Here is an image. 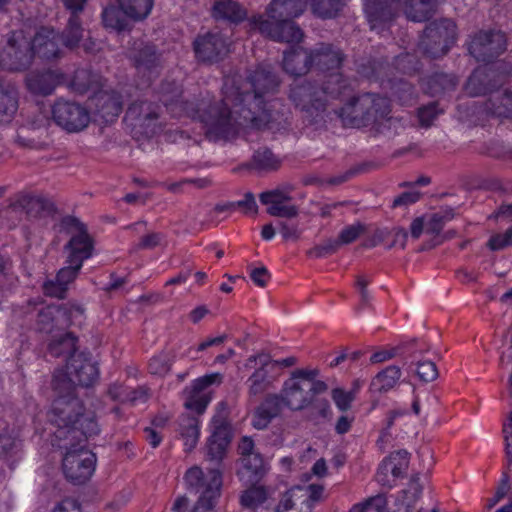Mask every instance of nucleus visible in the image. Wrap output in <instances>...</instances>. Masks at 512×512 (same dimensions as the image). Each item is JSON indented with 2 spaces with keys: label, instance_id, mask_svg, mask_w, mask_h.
<instances>
[{
  "label": "nucleus",
  "instance_id": "obj_1",
  "mask_svg": "<svg viewBox=\"0 0 512 512\" xmlns=\"http://www.w3.org/2000/svg\"><path fill=\"white\" fill-rule=\"evenodd\" d=\"M159 100L174 117L188 116L198 119L212 140L226 139L240 129H253L256 121V88L253 83L236 86L227 78L222 88V99L212 102L209 93L199 103L180 100L181 88L175 82H164Z\"/></svg>",
  "mask_w": 512,
  "mask_h": 512
},
{
  "label": "nucleus",
  "instance_id": "obj_2",
  "mask_svg": "<svg viewBox=\"0 0 512 512\" xmlns=\"http://www.w3.org/2000/svg\"><path fill=\"white\" fill-rule=\"evenodd\" d=\"M80 410L78 401L59 399L49 413V421L55 427L52 431L55 437L53 445L65 450L63 472L74 484L85 483L95 470L96 456L83 443L100 431L95 415H81L79 418Z\"/></svg>",
  "mask_w": 512,
  "mask_h": 512
},
{
  "label": "nucleus",
  "instance_id": "obj_3",
  "mask_svg": "<svg viewBox=\"0 0 512 512\" xmlns=\"http://www.w3.org/2000/svg\"><path fill=\"white\" fill-rule=\"evenodd\" d=\"M317 369H298L284 382L280 396L267 397L258 407V429L268 425L281 411V404L292 411L312 405L317 395L327 390V384L317 379Z\"/></svg>",
  "mask_w": 512,
  "mask_h": 512
},
{
  "label": "nucleus",
  "instance_id": "obj_4",
  "mask_svg": "<svg viewBox=\"0 0 512 512\" xmlns=\"http://www.w3.org/2000/svg\"><path fill=\"white\" fill-rule=\"evenodd\" d=\"M322 494L323 487L319 485L296 486L278 500L276 487L258 484V512H311Z\"/></svg>",
  "mask_w": 512,
  "mask_h": 512
},
{
  "label": "nucleus",
  "instance_id": "obj_5",
  "mask_svg": "<svg viewBox=\"0 0 512 512\" xmlns=\"http://www.w3.org/2000/svg\"><path fill=\"white\" fill-rule=\"evenodd\" d=\"M98 374V367L95 363L88 361L83 355L73 356L68 360L65 370H56L53 375L52 386L58 394L53 404L59 399L76 400L81 405L80 415L93 414L92 412H84L81 401L74 396V390L77 385L84 387L92 385L97 380Z\"/></svg>",
  "mask_w": 512,
  "mask_h": 512
},
{
  "label": "nucleus",
  "instance_id": "obj_6",
  "mask_svg": "<svg viewBox=\"0 0 512 512\" xmlns=\"http://www.w3.org/2000/svg\"><path fill=\"white\" fill-rule=\"evenodd\" d=\"M343 82L340 74L331 73L325 88L318 90L308 82L295 84L291 88L290 98L297 107L313 116L324 110L330 98L342 93V89L346 88Z\"/></svg>",
  "mask_w": 512,
  "mask_h": 512
},
{
  "label": "nucleus",
  "instance_id": "obj_7",
  "mask_svg": "<svg viewBox=\"0 0 512 512\" xmlns=\"http://www.w3.org/2000/svg\"><path fill=\"white\" fill-rule=\"evenodd\" d=\"M189 489L200 493V497L191 512H213L215 500L220 496L221 474L211 469L206 474L199 467L190 468L185 475Z\"/></svg>",
  "mask_w": 512,
  "mask_h": 512
},
{
  "label": "nucleus",
  "instance_id": "obj_8",
  "mask_svg": "<svg viewBox=\"0 0 512 512\" xmlns=\"http://www.w3.org/2000/svg\"><path fill=\"white\" fill-rule=\"evenodd\" d=\"M341 61V53L330 47L310 55L303 49H296L285 53L283 65L289 74L300 76L308 71L309 64L312 62H315L321 70H334L340 66Z\"/></svg>",
  "mask_w": 512,
  "mask_h": 512
},
{
  "label": "nucleus",
  "instance_id": "obj_9",
  "mask_svg": "<svg viewBox=\"0 0 512 512\" xmlns=\"http://www.w3.org/2000/svg\"><path fill=\"white\" fill-rule=\"evenodd\" d=\"M30 40L23 31H14L0 45V66L9 71H22L32 62Z\"/></svg>",
  "mask_w": 512,
  "mask_h": 512
},
{
  "label": "nucleus",
  "instance_id": "obj_10",
  "mask_svg": "<svg viewBox=\"0 0 512 512\" xmlns=\"http://www.w3.org/2000/svg\"><path fill=\"white\" fill-rule=\"evenodd\" d=\"M52 118L63 130L78 133L90 123V112L83 105L64 99H58L52 106Z\"/></svg>",
  "mask_w": 512,
  "mask_h": 512
},
{
  "label": "nucleus",
  "instance_id": "obj_11",
  "mask_svg": "<svg viewBox=\"0 0 512 512\" xmlns=\"http://www.w3.org/2000/svg\"><path fill=\"white\" fill-rule=\"evenodd\" d=\"M223 376L220 373H211L199 377L191 382L183 390L184 407L198 415L205 412L212 400V393L209 389L213 384H220Z\"/></svg>",
  "mask_w": 512,
  "mask_h": 512
},
{
  "label": "nucleus",
  "instance_id": "obj_12",
  "mask_svg": "<svg viewBox=\"0 0 512 512\" xmlns=\"http://www.w3.org/2000/svg\"><path fill=\"white\" fill-rule=\"evenodd\" d=\"M64 223L75 230L69 242L65 245L67 251L66 263H74L82 266L83 262L92 256L93 242L88 235L86 227L76 218H66Z\"/></svg>",
  "mask_w": 512,
  "mask_h": 512
},
{
  "label": "nucleus",
  "instance_id": "obj_13",
  "mask_svg": "<svg viewBox=\"0 0 512 512\" xmlns=\"http://www.w3.org/2000/svg\"><path fill=\"white\" fill-rule=\"evenodd\" d=\"M230 41L220 32H208L194 41V52L202 62H217L229 52Z\"/></svg>",
  "mask_w": 512,
  "mask_h": 512
},
{
  "label": "nucleus",
  "instance_id": "obj_14",
  "mask_svg": "<svg viewBox=\"0 0 512 512\" xmlns=\"http://www.w3.org/2000/svg\"><path fill=\"white\" fill-rule=\"evenodd\" d=\"M139 76L148 81L158 74L160 67V54L153 44L135 41L128 53Z\"/></svg>",
  "mask_w": 512,
  "mask_h": 512
},
{
  "label": "nucleus",
  "instance_id": "obj_15",
  "mask_svg": "<svg viewBox=\"0 0 512 512\" xmlns=\"http://www.w3.org/2000/svg\"><path fill=\"white\" fill-rule=\"evenodd\" d=\"M456 36V27L453 21L448 19L440 20L430 24L425 30V40L433 42L434 46L427 49V53L433 57H440L447 53L450 46L454 43Z\"/></svg>",
  "mask_w": 512,
  "mask_h": 512
},
{
  "label": "nucleus",
  "instance_id": "obj_16",
  "mask_svg": "<svg viewBox=\"0 0 512 512\" xmlns=\"http://www.w3.org/2000/svg\"><path fill=\"white\" fill-rule=\"evenodd\" d=\"M159 112L160 107L151 100L138 99L128 107L126 118L132 121L134 126L143 128L146 134L153 135L157 131Z\"/></svg>",
  "mask_w": 512,
  "mask_h": 512
},
{
  "label": "nucleus",
  "instance_id": "obj_17",
  "mask_svg": "<svg viewBox=\"0 0 512 512\" xmlns=\"http://www.w3.org/2000/svg\"><path fill=\"white\" fill-rule=\"evenodd\" d=\"M89 102L95 116L106 123L114 121L122 111V98L114 90L96 91Z\"/></svg>",
  "mask_w": 512,
  "mask_h": 512
},
{
  "label": "nucleus",
  "instance_id": "obj_18",
  "mask_svg": "<svg viewBox=\"0 0 512 512\" xmlns=\"http://www.w3.org/2000/svg\"><path fill=\"white\" fill-rule=\"evenodd\" d=\"M505 48V35L500 31L480 33L469 44L470 54L483 61L498 55Z\"/></svg>",
  "mask_w": 512,
  "mask_h": 512
},
{
  "label": "nucleus",
  "instance_id": "obj_19",
  "mask_svg": "<svg viewBox=\"0 0 512 512\" xmlns=\"http://www.w3.org/2000/svg\"><path fill=\"white\" fill-rule=\"evenodd\" d=\"M60 40V35L54 29L41 28L30 41L33 57L36 55L46 60L58 58L61 54Z\"/></svg>",
  "mask_w": 512,
  "mask_h": 512
},
{
  "label": "nucleus",
  "instance_id": "obj_20",
  "mask_svg": "<svg viewBox=\"0 0 512 512\" xmlns=\"http://www.w3.org/2000/svg\"><path fill=\"white\" fill-rule=\"evenodd\" d=\"M254 451V441L251 437L244 436L242 437L239 445V460H238V468L237 475L242 483L251 484L256 476V454Z\"/></svg>",
  "mask_w": 512,
  "mask_h": 512
},
{
  "label": "nucleus",
  "instance_id": "obj_21",
  "mask_svg": "<svg viewBox=\"0 0 512 512\" xmlns=\"http://www.w3.org/2000/svg\"><path fill=\"white\" fill-rule=\"evenodd\" d=\"M82 266L74 263H67V266L61 268L55 280H47L43 284L44 293L51 297L62 299L68 290V285L78 276Z\"/></svg>",
  "mask_w": 512,
  "mask_h": 512
},
{
  "label": "nucleus",
  "instance_id": "obj_22",
  "mask_svg": "<svg viewBox=\"0 0 512 512\" xmlns=\"http://www.w3.org/2000/svg\"><path fill=\"white\" fill-rule=\"evenodd\" d=\"M261 202L273 216L291 218L296 216L297 209L289 202V196L282 190H272L260 195Z\"/></svg>",
  "mask_w": 512,
  "mask_h": 512
},
{
  "label": "nucleus",
  "instance_id": "obj_23",
  "mask_svg": "<svg viewBox=\"0 0 512 512\" xmlns=\"http://www.w3.org/2000/svg\"><path fill=\"white\" fill-rule=\"evenodd\" d=\"M61 80V74L56 71L31 72L26 77V86L32 94L46 96L54 91Z\"/></svg>",
  "mask_w": 512,
  "mask_h": 512
},
{
  "label": "nucleus",
  "instance_id": "obj_24",
  "mask_svg": "<svg viewBox=\"0 0 512 512\" xmlns=\"http://www.w3.org/2000/svg\"><path fill=\"white\" fill-rule=\"evenodd\" d=\"M212 434L208 442V453L212 459H221L230 443V431L226 421L215 416L211 422Z\"/></svg>",
  "mask_w": 512,
  "mask_h": 512
},
{
  "label": "nucleus",
  "instance_id": "obj_25",
  "mask_svg": "<svg viewBox=\"0 0 512 512\" xmlns=\"http://www.w3.org/2000/svg\"><path fill=\"white\" fill-rule=\"evenodd\" d=\"M19 94L10 82L0 83V124L10 122L18 110Z\"/></svg>",
  "mask_w": 512,
  "mask_h": 512
},
{
  "label": "nucleus",
  "instance_id": "obj_26",
  "mask_svg": "<svg viewBox=\"0 0 512 512\" xmlns=\"http://www.w3.org/2000/svg\"><path fill=\"white\" fill-rule=\"evenodd\" d=\"M364 231V227L360 223H354L345 227L339 234L337 240H328L323 245L316 247L311 253L317 257L330 253L340 245L349 244L355 241Z\"/></svg>",
  "mask_w": 512,
  "mask_h": 512
},
{
  "label": "nucleus",
  "instance_id": "obj_27",
  "mask_svg": "<svg viewBox=\"0 0 512 512\" xmlns=\"http://www.w3.org/2000/svg\"><path fill=\"white\" fill-rule=\"evenodd\" d=\"M306 7V0H273L269 14L272 20H290L301 15Z\"/></svg>",
  "mask_w": 512,
  "mask_h": 512
},
{
  "label": "nucleus",
  "instance_id": "obj_28",
  "mask_svg": "<svg viewBox=\"0 0 512 512\" xmlns=\"http://www.w3.org/2000/svg\"><path fill=\"white\" fill-rule=\"evenodd\" d=\"M212 16L216 20L239 23L246 18L247 12L233 0H219L213 5Z\"/></svg>",
  "mask_w": 512,
  "mask_h": 512
},
{
  "label": "nucleus",
  "instance_id": "obj_29",
  "mask_svg": "<svg viewBox=\"0 0 512 512\" xmlns=\"http://www.w3.org/2000/svg\"><path fill=\"white\" fill-rule=\"evenodd\" d=\"M269 35L277 41L299 42L302 39V31L289 19L273 20Z\"/></svg>",
  "mask_w": 512,
  "mask_h": 512
},
{
  "label": "nucleus",
  "instance_id": "obj_30",
  "mask_svg": "<svg viewBox=\"0 0 512 512\" xmlns=\"http://www.w3.org/2000/svg\"><path fill=\"white\" fill-rule=\"evenodd\" d=\"M178 425V431L184 440L186 450L190 451L194 449L200 435L198 418L189 414H183L179 418Z\"/></svg>",
  "mask_w": 512,
  "mask_h": 512
},
{
  "label": "nucleus",
  "instance_id": "obj_31",
  "mask_svg": "<svg viewBox=\"0 0 512 512\" xmlns=\"http://www.w3.org/2000/svg\"><path fill=\"white\" fill-rule=\"evenodd\" d=\"M421 489L419 481L413 480L409 487L397 497L396 512H422V508L418 505Z\"/></svg>",
  "mask_w": 512,
  "mask_h": 512
},
{
  "label": "nucleus",
  "instance_id": "obj_32",
  "mask_svg": "<svg viewBox=\"0 0 512 512\" xmlns=\"http://www.w3.org/2000/svg\"><path fill=\"white\" fill-rule=\"evenodd\" d=\"M379 102H385L383 98H375L373 95L367 94L360 98L353 100L349 105L342 108L340 111V117L344 122H349L354 124L355 120L360 116L363 111V108L373 104V106L379 105Z\"/></svg>",
  "mask_w": 512,
  "mask_h": 512
},
{
  "label": "nucleus",
  "instance_id": "obj_33",
  "mask_svg": "<svg viewBox=\"0 0 512 512\" xmlns=\"http://www.w3.org/2000/svg\"><path fill=\"white\" fill-rule=\"evenodd\" d=\"M400 377L401 370L399 367L388 366L373 378L371 387L374 391L387 392L396 386Z\"/></svg>",
  "mask_w": 512,
  "mask_h": 512
},
{
  "label": "nucleus",
  "instance_id": "obj_34",
  "mask_svg": "<svg viewBox=\"0 0 512 512\" xmlns=\"http://www.w3.org/2000/svg\"><path fill=\"white\" fill-rule=\"evenodd\" d=\"M126 16L134 21L145 19L151 12L154 0H118Z\"/></svg>",
  "mask_w": 512,
  "mask_h": 512
},
{
  "label": "nucleus",
  "instance_id": "obj_35",
  "mask_svg": "<svg viewBox=\"0 0 512 512\" xmlns=\"http://www.w3.org/2000/svg\"><path fill=\"white\" fill-rule=\"evenodd\" d=\"M99 85L100 76L85 68L77 69L71 80L72 89L80 94L86 93L89 90H94Z\"/></svg>",
  "mask_w": 512,
  "mask_h": 512
},
{
  "label": "nucleus",
  "instance_id": "obj_36",
  "mask_svg": "<svg viewBox=\"0 0 512 512\" xmlns=\"http://www.w3.org/2000/svg\"><path fill=\"white\" fill-rule=\"evenodd\" d=\"M49 352L52 356H67L69 359L78 356L76 352V338L71 333H63L54 338L49 344Z\"/></svg>",
  "mask_w": 512,
  "mask_h": 512
},
{
  "label": "nucleus",
  "instance_id": "obj_37",
  "mask_svg": "<svg viewBox=\"0 0 512 512\" xmlns=\"http://www.w3.org/2000/svg\"><path fill=\"white\" fill-rule=\"evenodd\" d=\"M281 373V365L273 360L269 354H258V384L270 383Z\"/></svg>",
  "mask_w": 512,
  "mask_h": 512
},
{
  "label": "nucleus",
  "instance_id": "obj_38",
  "mask_svg": "<svg viewBox=\"0 0 512 512\" xmlns=\"http://www.w3.org/2000/svg\"><path fill=\"white\" fill-rule=\"evenodd\" d=\"M127 16L122 8L114 5L104 8L102 12V22L106 28L123 31L128 27Z\"/></svg>",
  "mask_w": 512,
  "mask_h": 512
},
{
  "label": "nucleus",
  "instance_id": "obj_39",
  "mask_svg": "<svg viewBox=\"0 0 512 512\" xmlns=\"http://www.w3.org/2000/svg\"><path fill=\"white\" fill-rule=\"evenodd\" d=\"M61 42L67 48H75L83 38V28L79 16H70L67 26L60 36Z\"/></svg>",
  "mask_w": 512,
  "mask_h": 512
},
{
  "label": "nucleus",
  "instance_id": "obj_40",
  "mask_svg": "<svg viewBox=\"0 0 512 512\" xmlns=\"http://www.w3.org/2000/svg\"><path fill=\"white\" fill-rule=\"evenodd\" d=\"M435 0H410L405 8L407 17L412 21H424L435 8Z\"/></svg>",
  "mask_w": 512,
  "mask_h": 512
},
{
  "label": "nucleus",
  "instance_id": "obj_41",
  "mask_svg": "<svg viewBox=\"0 0 512 512\" xmlns=\"http://www.w3.org/2000/svg\"><path fill=\"white\" fill-rule=\"evenodd\" d=\"M492 74L485 68H477L467 81L465 86L466 92L471 96H478L488 91L485 84L486 81H490Z\"/></svg>",
  "mask_w": 512,
  "mask_h": 512
},
{
  "label": "nucleus",
  "instance_id": "obj_42",
  "mask_svg": "<svg viewBox=\"0 0 512 512\" xmlns=\"http://www.w3.org/2000/svg\"><path fill=\"white\" fill-rule=\"evenodd\" d=\"M63 315L58 306L49 305L41 309L38 313L37 325L40 331L51 333L59 317Z\"/></svg>",
  "mask_w": 512,
  "mask_h": 512
},
{
  "label": "nucleus",
  "instance_id": "obj_43",
  "mask_svg": "<svg viewBox=\"0 0 512 512\" xmlns=\"http://www.w3.org/2000/svg\"><path fill=\"white\" fill-rule=\"evenodd\" d=\"M342 5L343 0H311L313 13L321 18L336 16Z\"/></svg>",
  "mask_w": 512,
  "mask_h": 512
},
{
  "label": "nucleus",
  "instance_id": "obj_44",
  "mask_svg": "<svg viewBox=\"0 0 512 512\" xmlns=\"http://www.w3.org/2000/svg\"><path fill=\"white\" fill-rule=\"evenodd\" d=\"M409 455L407 451L400 450L391 453L388 458L383 461V469H390L401 477L408 468Z\"/></svg>",
  "mask_w": 512,
  "mask_h": 512
},
{
  "label": "nucleus",
  "instance_id": "obj_45",
  "mask_svg": "<svg viewBox=\"0 0 512 512\" xmlns=\"http://www.w3.org/2000/svg\"><path fill=\"white\" fill-rule=\"evenodd\" d=\"M255 206L256 202L254 194L252 192H247L245 194L244 199L235 202H229L222 205H217L215 207V211L221 213L225 211H235L238 209L242 213L248 214L250 212H253Z\"/></svg>",
  "mask_w": 512,
  "mask_h": 512
},
{
  "label": "nucleus",
  "instance_id": "obj_46",
  "mask_svg": "<svg viewBox=\"0 0 512 512\" xmlns=\"http://www.w3.org/2000/svg\"><path fill=\"white\" fill-rule=\"evenodd\" d=\"M172 362L173 358L169 354L161 353L151 358L149 362V371L151 374L157 376H165L169 373Z\"/></svg>",
  "mask_w": 512,
  "mask_h": 512
},
{
  "label": "nucleus",
  "instance_id": "obj_47",
  "mask_svg": "<svg viewBox=\"0 0 512 512\" xmlns=\"http://www.w3.org/2000/svg\"><path fill=\"white\" fill-rule=\"evenodd\" d=\"M20 206L26 209L27 213L32 216H36L40 211L48 209L50 203L48 200L39 196H23L19 200Z\"/></svg>",
  "mask_w": 512,
  "mask_h": 512
},
{
  "label": "nucleus",
  "instance_id": "obj_48",
  "mask_svg": "<svg viewBox=\"0 0 512 512\" xmlns=\"http://www.w3.org/2000/svg\"><path fill=\"white\" fill-rule=\"evenodd\" d=\"M34 131L27 127H22L17 131L14 142L21 148L40 150L43 143L32 137Z\"/></svg>",
  "mask_w": 512,
  "mask_h": 512
},
{
  "label": "nucleus",
  "instance_id": "obj_49",
  "mask_svg": "<svg viewBox=\"0 0 512 512\" xmlns=\"http://www.w3.org/2000/svg\"><path fill=\"white\" fill-rule=\"evenodd\" d=\"M350 512H387V502L383 496L377 495L364 503L355 505Z\"/></svg>",
  "mask_w": 512,
  "mask_h": 512
},
{
  "label": "nucleus",
  "instance_id": "obj_50",
  "mask_svg": "<svg viewBox=\"0 0 512 512\" xmlns=\"http://www.w3.org/2000/svg\"><path fill=\"white\" fill-rule=\"evenodd\" d=\"M280 160L269 150L258 153V173L270 172L278 169Z\"/></svg>",
  "mask_w": 512,
  "mask_h": 512
},
{
  "label": "nucleus",
  "instance_id": "obj_51",
  "mask_svg": "<svg viewBox=\"0 0 512 512\" xmlns=\"http://www.w3.org/2000/svg\"><path fill=\"white\" fill-rule=\"evenodd\" d=\"M487 111L497 117H512V94H504L501 102L498 105L493 104V107H487Z\"/></svg>",
  "mask_w": 512,
  "mask_h": 512
},
{
  "label": "nucleus",
  "instance_id": "obj_52",
  "mask_svg": "<svg viewBox=\"0 0 512 512\" xmlns=\"http://www.w3.org/2000/svg\"><path fill=\"white\" fill-rule=\"evenodd\" d=\"M331 395L336 407L341 411L348 410L355 398L352 391H346L341 388L333 389Z\"/></svg>",
  "mask_w": 512,
  "mask_h": 512
},
{
  "label": "nucleus",
  "instance_id": "obj_53",
  "mask_svg": "<svg viewBox=\"0 0 512 512\" xmlns=\"http://www.w3.org/2000/svg\"><path fill=\"white\" fill-rule=\"evenodd\" d=\"M417 375L425 382L433 381L438 376V371L434 362L429 360L420 361L417 365Z\"/></svg>",
  "mask_w": 512,
  "mask_h": 512
},
{
  "label": "nucleus",
  "instance_id": "obj_54",
  "mask_svg": "<svg viewBox=\"0 0 512 512\" xmlns=\"http://www.w3.org/2000/svg\"><path fill=\"white\" fill-rule=\"evenodd\" d=\"M512 245V228L504 233L494 234L488 241L491 250H501Z\"/></svg>",
  "mask_w": 512,
  "mask_h": 512
},
{
  "label": "nucleus",
  "instance_id": "obj_55",
  "mask_svg": "<svg viewBox=\"0 0 512 512\" xmlns=\"http://www.w3.org/2000/svg\"><path fill=\"white\" fill-rule=\"evenodd\" d=\"M243 484L247 486V489L242 493L240 503L243 507L250 509L251 512H256V478L251 484Z\"/></svg>",
  "mask_w": 512,
  "mask_h": 512
},
{
  "label": "nucleus",
  "instance_id": "obj_56",
  "mask_svg": "<svg viewBox=\"0 0 512 512\" xmlns=\"http://www.w3.org/2000/svg\"><path fill=\"white\" fill-rule=\"evenodd\" d=\"M503 433L508 464L512 469V412L509 415L508 422L503 425Z\"/></svg>",
  "mask_w": 512,
  "mask_h": 512
},
{
  "label": "nucleus",
  "instance_id": "obj_57",
  "mask_svg": "<svg viewBox=\"0 0 512 512\" xmlns=\"http://www.w3.org/2000/svg\"><path fill=\"white\" fill-rule=\"evenodd\" d=\"M398 478L399 476L396 472H392L390 469H383V462L381 463L376 474V479L379 484L382 486L391 487L394 485Z\"/></svg>",
  "mask_w": 512,
  "mask_h": 512
},
{
  "label": "nucleus",
  "instance_id": "obj_58",
  "mask_svg": "<svg viewBox=\"0 0 512 512\" xmlns=\"http://www.w3.org/2000/svg\"><path fill=\"white\" fill-rule=\"evenodd\" d=\"M163 236L160 233L151 232L140 239L137 247L140 249H153L161 244Z\"/></svg>",
  "mask_w": 512,
  "mask_h": 512
},
{
  "label": "nucleus",
  "instance_id": "obj_59",
  "mask_svg": "<svg viewBox=\"0 0 512 512\" xmlns=\"http://www.w3.org/2000/svg\"><path fill=\"white\" fill-rule=\"evenodd\" d=\"M439 113L436 104H431L426 107L419 109L418 116L419 120L423 125H430L432 120Z\"/></svg>",
  "mask_w": 512,
  "mask_h": 512
},
{
  "label": "nucleus",
  "instance_id": "obj_60",
  "mask_svg": "<svg viewBox=\"0 0 512 512\" xmlns=\"http://www.w3.org/2000/svg\"><path fill=\"white\" fill-rule=\"evenodd\" d=\"M147 399V393L144 388L138 389H130L127 387L124 403L129 402L131 404H136L138 402H145Z\"/></svg>",
  "mask_w": 512,
  "mask_h": 512
},
{
  "label": "nucleus",
  "instance_id": "obj_61",
  "mask_svg": "<svg viewBox=\"0 0 512 512\" xmlns=\"http://www.w3.org/2000/svg\"><path fill=\"white\" fill-rule=\"evenodd\" d=\"M444 217L438 213L431 215L425 222V230L429 233H438L444 225Z\"/></svg>",
  "mask_w": 512,
  "mask_h": 512
},
{
  "label": "nucleus",
  "instance_id": "obj_62",
  "mask_svg": "<svg viewBox=\"0 0 512 512\" xmlns=\"http://www.w3.org/2000/svg\"><path fill=\"white\" fill-rule=\"evenodd\" d=\"M53 512H81V510L76 500L67 498L58 503Z\"/></svg>",
  "mask_w": 512,
  "mask_h": 512
},
{
  "label": "nucleus",
  "instance_id": "obj_63",
  "mask_svg": "<svg viewBox=\"0 0 512 512\" xmlns=\"http://www.w3.org/2000/svg\"><path fill=\"white\" fill-rule=\"evenodd\" d=\"M419 198H420V193L417 190L413 189V190L404 192L399 197H397L394 200V205L400 206V205L412 204V203L417 202L419 200Z\"/></svg>",
  "mask_w": 512,
  "mask_h": 512
},
{
  "label": "nucleus",
  "instance_id": "obj_64",
  "mask_svg": "<svg viewBox=\"0 0 512 512\" xmlns=\"http://www.w3.org/2000/svg\"><path fill=\"white\" fill-rule=\"evenodd\" d=\"M64 7L71 13V16H78L84 10L89 0H62Z\"/></svg>",
  "mask_w": 512,
  "mask_h": 512
}]
</instances>
